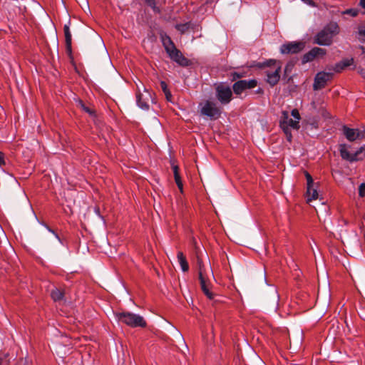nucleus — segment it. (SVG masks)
I'll return each mask as SVG.
<instances>
[{
    "label": "nucleus",
    "instance_id": "f257e3e1",
    "mask_svg": "<svg viewBox=\"0 0 365 365\" xmlns=\"http://www.w3.org/2000/svg\"><path fill=\"white\" fill-rule=\"evenodd\" d=\"M339 33L338 24L335 22H331L316 35L314 43L319 45L329 46L332 43L333 37Z\"/></svg>",
    "mask_w": 365,
    "mask_h": 365
},
{
    "label": "nucleus",
    "instance_id": "f03ea898",
    "mask_svg": "<svg viewBox=\"0 0 365 365\" xmlns=\"http://www.w3.org/2000/svg\"><path fill=\"white\" fill-rule=\"evenodd\" d=\"M118 320L131 327H145L144 319L138 314L130 312H119L115 314Z\"/></svg>",
    "mask_w": 365,
    "mask_h": 365
},
{
    "label": "nucleus",
    "instance_id": "7ed1b4c3",
    "mask_svg": "<svg viewBox=\"0 0 365 365\" xmlns=\"http://www.w3.org/2000/svg\"><path fill=\"white\" fill-rule=\"evenodd\" d=\"M200 114L210 118L211 120H216L221 115L220 108L212 101H206L204 103L200 104Z\"/></svg>",
    "mask_w": 365,
    "mask_h": 365
},
{
    "label": "nucleus",
    "instance_id": "20e7f679",
    "mask_svg": "<svg viewBox=\"0 0 365 365\" xmlns=\"http://www.w3.org/2000/svg\"><path fill=\"white\" fill-rule=\"evenodd\" d=\"M143 88V92H141L140 89L138 88V91L136 94L137 104L142 109L147 110L149 109V103H154V98L148 90L145 87Z\"/></svg>",
    "mask_w": 365,
    "mask_h": 365
},
{
    "label": "nucleus",
    "instance_id": "39448f33",
    "mask_svg": "<svg viewBox=\"0 0 365 365\" xmlns=\"http://www.w3.org/2000/svg\"><path fill=\"white\" fill-rule=\"evenodd\" d=\"M305 47L303 41H292L284 43L280 47V52L283 54H294L302 51Z\"/></svg>",
    "mask_w": 365,
    "mask_h": 365
},
{
    "label": "nucleus",
    "instance_id": "423d86ee",
    "mask_svg": "<svg viewBox=\"0 0 365 365\" xmlns=\"http://www.w3.org/2000/svg\"><path fill=\"white\" fill-rule=\"evenodd\" d=\"M339 152L341 157L346 160L349 162H354L362 159V157L360 155L364 153V148H361L357 151L354 153H351L348 150V147L345 144H341L339 145Z\"/></svg>",
    "mask_w": 365,
    "mask_h": 365
},
{
    "label": "nucleus",
    "instance_id": "0eeeda50",
    "mask_svg": "<svg viewBox=\"0 0 365 365\" xmlns=\"http://www.w3.org/2000/svg\"><path fill=\"white\" fill-rule=\"evenodd\" d=\"M197 263L199 264V279L200 281V287L203 293L207 297L208 299H212L214 297V294L210 290V282L207 280L204 270L202 265V260L200 259H197Z\"/></svg>",
    "mask_w": 365,
    "mask_h": 365
},
{
    "label": "nucleus",
    "instance_id": "6e6552de",
    "mask_svg": "<svg viewBox=\"0 0 365 365\" xmlns=\"http://www.w3.org/2000/svg\"><path fill=\"white\" fill-rule=\"evenodd\" d=\"M333 76L332 73L319 72L314 78L313 88L315 91L321 90L325 87L327 81L331 79Z\"/></svg>",
    "mask_w": 365,
    "mask_h": 365
},
{
    "label": "nucleus",
    "instance_id": "1a4fd4ad",
    "mask_svg": "<svg viewBox=\"0 0 365 365\" xmlns=\"http://www.w3.org/2000/svg\"><path fill=\"white\" fill-rule=\"evenodd\" d=\"M257 84V81L255 79L249 81L240 80L234 83L232 88L235 94L240 95L246 89L255 88Z\"/></svg>",
    "mask_w": 365,
    "mask_h": 365
},
{
    "label": "nucleus",
    "instance_id": "9d476101",
    "mask_svg": "<svg viewBox=\"0 0 365 365\" xmlns=\"http://www.w3.org/2000/svg\"><path fill=\"white\" fill-rule=\"evenodd\" d=\"M232 97V91L230 87L220 86L217 88V98L222 103H228Z\"/></svg>",
    "mask_w": 365,
    "mask_h": 365
},
{
    "label": "nucleus",
    "instance_id": "9b49d317",
    "mask_svg": "<svg viewBox=\"0 0 365 365\" xmlns=\"http://www.w3.org/2000/svg\"><path fill=\"white\" fill-rule=\"evenodd\" d=\"M326 54V50L319 47H314L308 53L303 56L302 62L303 64L312 61L315 58L319 56H324Z\"/></svg>",
    "mask_w": 365,
    "mask_h": 365
},
{
    "label": "nucleus",
    "instance_id": "f8f14e48",
    "mask_svg": "<svg viewBox=\"0 0 365 365\" xmlns=\"http://www.w3.org/2000/svg\"><path fill=\"white\" fill-rule=\"evenodd\" d=\"M281 71V63H278L274 71H267V82L271 86H275L279 81Z\"/></svg>",
    "mask_w": 365,
    "mask_h": 365
},
{
    "label": "nucleus",
    "instance_id": "ddd939ff",
    "mask_svg": "<svg viewBox=\"0 0 365 365\" xmlns=\"http://www.w3.org/2000/svg\"><path fill=\"white\" fill-rule=\"evenodd\" d=\"M170 58L182 66H187L190 64V61L186 58L181 51L177 48L168 53Z\"/></svg>",
    "mask_w": 365,
    "mask_h": 365
},
{
    "label": "nucleus",
    "instance_id": "4468645a",
    "mask_svg": "<svg viewBox=\"0 0 365 365\" xmlns=\"http://www.w3.org/2000/svg\"><path fill=\"white\" fill-rule=\"evenodd\" d=\"M342 130L346 138L349 141H354L358 138L364 137V135L361 133V132L356 129L349 128L346 125L343 126Z\"/></svg>",
    "mask_w": 365,
    "mask_h": 365
},
{
    "label": "nucleus",
    "instance_id": "2eb2a0df",
    "mask_svg": "<svg viewBox=\"0 0 365 365\" xmlns=\"http://www.w3.org/2000/svg\"><path fill=\"white\" fill-rule=\"evenodd\" d=\"M287 120H288V112L283 111L282 119L280 120V127L283 130L284 134L286 135V138L288 141H291L292 140V133L289 128L287 126Z\"/></svg>",
    "mask_w": 365,
    "mask_h": 365
},
{
    "label": "nucleus",
    "instance_id": "dca6fc26",
    "mask_svg": "<svg viewBox=\"0 0 365 365\" xmlns=\"http://www.w3.org/2000/svg\"><path fill=\"white\" fill-rule=\"evenodd\" d=\"M63 31H64V35H65L66 51L69 54H71V51H72V49H71V34L70 32V29L68 25H64Z\"/></svg>",
    "mask_w": 365,
    "mask_h": 365
},
{
    "label": "nucleus",
    "instance_id": "f3484780",
    "mask_svg": "<svg viewBox=\"0 0 365 365\" xmlns=\"http://www.w3.org/2000/svg\"><path fill=\"white\" fill-rule=\"evenodd\" d=\"M161 39L163 46L165 47V49L168 53L176 48L174 43L168 36L162 35Z\"/></svg>",
    "mask_w": 365,
    "mask_h": 365
},
{
    "label": "nucleus",
    "instance_id": "a211bd4d",
    "mask_svg": "<svg viewBox=\"0 0 365 365\" xmlns=\"http://www.w3.org/2000/svg\"><path fill=\"white\" fill-rule=\"evenodd\" d=\"M172 168H173V173H174L175 181L178 185V187L180 190V192H182L183 185H182V182L181 178L179 174V168L177 165H173Z\"/></svg>",
    "mask_w": 365,
    "mask_h": 365
},
{
    "label": "nucleus",
    "instance_id": "6ab92c4d",
    "mask_svg": "<svg viewBox=\"0 0 365 365\" xmlns=\"http://www.w3.org/2000/svg\"><path fill=\"white\" fill-rule=\"evenodd\" d=\"M178 260L179 264H180L181 269L184 272H186L189 270L188 262L186 259L185 256L182 252H178L177 255Z\"/></svg>",
    "mask_w": 365,
    "mask_h": 365
},
{
    "label": "nucleus",
    "instance_id": "aec40b11",
    "mask_svg": "<svg viewBox=\"0 0 365 365\" xmlns=\"http://www.w3.org/2000/svg\"><path fill=\"white\" fill-rule=\"evenodd\" d=\"M307 202L316 200L318 197L317 190L314 188V186L307 187Z\"/></svg>",
    "mask_w": 365,
    "mask_h": 365
},
{
    "label": "nucleus",
    "instance_id": "412c9836",
    "mask_svg": "<svg viewBox=\"0 0 365 365\" xmlns=\"http://www.w3.org/2000/svg\"><path fill=\"white\" fill-rule=\"evenodd\" d=\"M51 297L55 302L60 301L64 297V292L60 289L55 288L51 291Z\"/></svg>",
    "mask_w": 365,
    "mask_h": 365
},
{
    "label": "nucleus",
    "instance_id": "4be33fe9",
    "mask_svg": "<svg viewBox=\"0 0 365 365\" xmlns=\"http://www.w3.org/2000/svg\"><path fill=\"white\" fill-rule=\"evenodd\" d=\"M278 63H280V62H277L276 60H274V59H269V60H267V61H264L263 63H259L258 64V66L259 68L272 67V66H273L274 69Z\"/></svg>",
    "mask_w": 365,
    "mask_h": 365
},
{
    "label": "nucleus",
    "instance_id": "5701e85b",
    "mask_svg": "<svg viewBox=\"0 0 365 365\" xmlns=\"http://www.w3.org/2000/svg\"><path fill=\"white\" fill-rule=\"evenodd\" d=\"M78 105L82 110H83L85 112L88 113L90 115H94V114H95L94 110H93L90 107L86 106L85 103L82 101L79 100L78 101Z\"/></svg>",
    "mask_w": 365,
    "mask_h": 365
},
{
    "label": "nucleus",
    "instance_id": "b1692460",
    "mask_svg": "<svg viewBox=\"0 0 365 365\" xmlns=\"http://www.w3.org/2000/svg\"><path fill=\"white\" fill-rule=\"evenodd\" d=\"M299 122L298 120H292V118H289L288 117L287 120V126L288 128L291 127L294 129H299Z\"/></svg>",
    "mask_w": 365,
    "mask_h": 365
},
{
    "label": "nucleus",
    "instance_id": "393cba45",
    "mask_svg": "<svg viewBox=\"0 0 365 365\" xmlns=\"http://www.w3.org/2000/svg\"><path fill=\"white\" fill-rule=\"evenodd\" d=\"M9 359H8V354L0 353V365H9Z\"/></svg>",
    "mask_w": 365,
    "mask_h": 365
},
{
    "label": "nucleus",
    "instance_id": "a878e982",
    "mask_svg": "<svg viewBox=\"0 0 365 365\" xmlns=\"http://www.w3.org/2000/svg\"><path fill=\"white\" fill-rule=\"evenodd\" d=\"M176 29L180 31L181 33H185L189 29V24H178L176 26Z\"/></svg>",
    "mask_w": 365,
    "mask_h": 365
},
{
    "label": "nucleus",
    "instance_id": "bb28decb",
    "mask_svg": "<svg viewBox=\"0 0 365 365\" xmlns=\"http://www.w3.org/2000/svg\"><path fill=\"white\" fill-rule=\"evenodd\" d=\"M305 177L307 179V187L314 186V181L312 177L308 172H305Z\"/></svg>",
    "mask_w": 365,
    "mask_h": 365
},
{
    "label": "nucleus",
    "instance_id": "cd10ccee",
    "mask_svg": "<svg viewBox=\"0 0 365 365\" xmlns=\"http://www.w3.org/2000/svg\"><path fill=\"white\" fill-rule=\"evenodd\" d=\"M345 68L344 65L342 64L341 61L336 63L334 68V71L336 73H340L341 71H343Z\"/></svg>",
    "mask_w": 365,
    "mask_h": 365
},
{
    "label": "nucleus",
    "instance_id": "c85d7f7f",
    "mask_svg": "<svg viewBox=\"0 0 365 365\" xmlns=\"http://www.w3.org/2000/svg\"><path fill=\"white\" fill-rule=\"evenodd\" d=\"M358 10L356 9H347L346 10L344 14H349L352 16H356L357 14H358Z\"/></svg>",
    "mask_w": 365,
    "mask_h": 365
},
{
    "label": "nucleus",
    "instance_id": "c756f323",
    "mask_svg": "<svg viewBox=\"0 0 365 365\" xmlns=\"http://www.w3.org/2000/svg\"><path fill=\"white\" fill-rule=\"evenodd\" d=\"M359 34L361 36L359 40L361 42L365 43V27L359 29Z\"/></svg>",
    "mask_w": 365,
    "mask_h": 365
},
{
    "label": "nucleus",
    "instance_id": "7c9ffc66",
    "mask_svg": "<svg viewBox=\"0 0 365 365\" xmlns=\"http://www.w3.org/2000/svg\"><path fill=\"white\" fill-rule=\"evenodd\" d=\"M291 115L294 118V120H298L299 122L300 115L297 109H293L291 112Z\"/></svg>",
    "mask_w": 365,
    "mask_h": 365
},
{
    "label": "nucleus",
    "instance_id": "2f4dec72",
    "mask_svg": "<svg viewBox=\"0 0 365 365\" xmlns=\"http://www.w3.org/2000/svg\"><path fill=\"white\" fill-rule=\"evenodd\" d=\"M359 195L360 197L365 196V183H361L359 187Z\"/></svg>",
    "mask_w": 365,
    "mask_h": 365
},
{
    "label": "nucleus",
    "instance_id": "473e14b6",
    "mask_svg": "<svg viewBox=\"0 0 365 365\" xmlns=\"http://www.w3.org/2000/svg\"><path fill=\"white\" fill-rule=\"evenodd\" d=\"M145 3L150 6L153 10L158 9L156 7V3L155 0H145Z\"/></svg>",
    "mask_w": 365,
    "mask_h": 365
},
{
    "label": "nucleus",
    "instance_id": "72a5a7b5",
    "mask_svg": "<svg viewBox=\"0 0 365 365\" xmlns=\"http://www.w3.org/2000/svg\"><path fill=\"white\" fill-rule=\"evenodd\" d=\"M16 365H29V361L26 358H21L19 359Z\"/></svg>",
    "mask_w": 365,
    "mask_h": 365
},
{
    "label": "nucleus",
    "instance_id": "f704fd0d",
    "mask_svg": "<svg viewBox=\"0 0 365 365\" xmlns=\"http://www.w3.org/2000/svg\"><path fill=\"white\" fill-rule=\"evenodd\" d=\"M353 62H354L353 58H351V59H344V60L341 61V63H342V64L344 65V66L345 68H346V67H348V66H351V65L353 63Z\"/></svg>",
    "mask_w": 365,
    "mask_h": 365
},
{
    "label": "nucleus",
    "instance_id": "c9c22d12",
    "mask_svg": "<svg viewBox=\"0 0 365 365\" xmlns=\"http://www.w3.org/2000/svg\"><path fill=\"white\" fill-rule=\"evenodd\" d=\"M164 94H165V98H166L168 101H172V94H171L170 90L166 91L165 92H164Z\"/></svg>",
    "mask_w": 365,
    "mask_h": 365
},
{
    "label": "nucleus",
    "instance_id": "e433bc0d",
    "mask_svg": "<svg viewBox=\"0 0 365 365\" xmlns=\"http://www.w3.org/2000/svg\"><path fill=\"white\" fill-rule=\"evenodd\" d=\"M160 87H161V89L163 90V93L165 92L166 91L169 90L168 88L167 83L165 81L160 82Z\"/></svg>",
    "mask_w": 365,
    "mask_h": 365
},
{
    "label": "nucleus",
    "instance_id": "4c0bfd02",
    "mask_svg": "<svg viewBox=\"0 0 365 365\" xmlns=\"http://www.w3.org/2000/svg\"><path fill=\"white\" fill-rule=\"evenodd\" d=\"M4 164V155L2 152H0V166H2Z\"/></svg>",
    "mask_w": 365,
    "mask_h": 365
},
{
    "label": "nucleus",
    "instance_id": "58836bf2",
    "mask_svg": "<svg viewBox=\"0 0 365 365\" xmlns=\"http://www.w3.org/2000/svg\"><path fill=\"white\" fill-rule=\"evenodd\" d=\"M292 68V65L288 63L284 68V73H287L288 72H290Z\"/></svg>",
    "mask_w": 365,
    "mask_h": 365
},
{
    "label": "nucleus",
    "instance_id": "ea45409f",
    "mask_svg": "<svg viewBox=\"0 0 365 365\" xmlns=\"http://www.w3.org/2000/svg\"><path fill=\"white\" fill-rule=\"evenodd\" d=\"M232 76H233V80H236V78H240L242 77L241 75H240L239 73H235V72L232 73Z\"/></svg>",
    "mask_w": 365,
    "mask_h": 365
},
{
    "label": "nucleus",
    "instance_id": "a19ab883",
    "mask_svg": "<svg viewBox=\"0 0 365 365\" xmlns=\"http://www.w3.org/2000/svg\"><path fill=\"white\" fill-rule=\"evenodd\" d=\"M360 5L365 9V0H361L360 1Z\"/></svg>",
    "mask_w": 365,
    "mask_h": 365
},
{
    "label": "nucleus",
    "instance_id": "79ce46f5",
    "mask_svg": "<svg viewBox=\"0 0 365 365\" xmlns=\"http://www.w3.org/2000/svg\"><path fill=\"white\" fill-rule=\"evenodd\" d=\"M304 2L311 4L312 1L311 0H303Z\"/></svg>",
    "mask_w": 365,
    "mask_h": 365
}]
</instances>
